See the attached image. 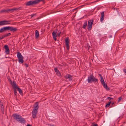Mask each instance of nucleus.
<instances>
[{
	"label": "nucleus",
	"instance_id": "f257e3e1",
	"mask_svg": "<svg viewBox=\"0 0 126 126\" xmlns=\"http://www.w3.org/2000/svg\"><path fill=\"white\" fill-rule=\"evenodd\" d=\"M13 116L15 120L21 123H24L26 122V120L23 118L17 113H14Z\"/></svg>",
	"mask_w": 126,
	"mask_h": 126
},
{
	"label": "nucleus",
	"instance_id": "f03ea898",
	"mask_svg": "<svg viewBox=\"0 0 126 126\" xmlns=\"http://www.w3.org/2000/svg\"><path fill=\"white\" fill-rule=\"evenodd\" d=\"M16 28L13 27L7 26L3 27L0 29V33L5 32L7 30H10L11 31L15 32L17 30Z\"/></svg>",
	"mask_w": 126,
	"mask_h": 126
},
{
	"label": "nucleus",
	"instance_id": "7ed1b4c3",
	"mask_svg": "<svg viewBox=\"0 0 126 126\" xmlns=\"http://www.w3.org/2000/svg\"><path fill=\"white\" fill-rule=\"evenodd\" d=\"M38 108V102H37L35 103V106L33 107L32 112V118L34 119L36 117Z\"/></svg>",
	"mask_w": 126,
	"mask_h": 126
},
{
	"label": "nucleus",
	"instance_id": "20e7f679",
	"mask_svg": "<svg viewBox=\"0 0 126 126\" xmlns=\"http://www.w3.org/2000/svg\"><path fill=\"white\" fill-rule=\"evenodd\" d=\"M87 80L88 83H89L92 82H97L98 80L97 79L94 77L92 74L90 75L88 77Z\"/></svg>",
	"mask_w": 126,
	"mask_h": 126
},
{
	"label": "nucleus",
	"instance_id": "39448f33",
	"mask_svg": "<svg viewBox=\"0 0 126 126\" xmlns=\"http://www.w3.org/2000/svg\"><path fill=\"white\" fill-rule=\"evenodd\" d=\"M94 20L92 19L91 20H89L88 23V29L89 31L91 30L92 27V24L93 23Z\"/></svg>",
	"mask_w": 126,
	"mask_h": 126
},
{
	"label": "nucleus",
	"instance_id": "423d86ee",
	"mask_svg": "<svg viewBox=\"0 0 126 126\" xmlns=\"http://www.w3.org/2000/svg\"><path fill=\"white\" fill-rule=\"evenodd\" d=\"M65 45L66 46L67 49L68 50L69 48V40L68 37L66 38L65 39Z\"/></svg>",
	"mask_w": 126,
	"mask_h": 126
},
{
	"label": "nucleus",
	"instance_id": "0eeeda50",
	"mask_svg": "<svg viewBox=\"0 0 126 126\" xmlns=\"http://www.w3.org/2000/svg\"><path fill=\"white\" fill-rule=\"evenodd\" d=\"M21 7H20L18 8H13L11 9H8V13H9V12L10 13H12L14 12V11H16L18 10H20L21 9Z\"/></svg>",
	"mask_w": 126,
	"mask_h": 126
},
{
	"label": "nucleus",
	"instance_id": "6e6552de",
	"mask_svg": "<svg viewBox=\"0 0 126 126\" xmlns=\"http://www.w3.org/2000/svg\"><path fill=\"white\" fill-rule=\"evenodd\" d=\"M9 21L6 20L0 21V26L10 24V23H9Z\"/></svg>",
	"mask_w": 126,
	"mask_h": 126
},
{
	"label": "nucleus",
	"instance_id": "1a4fd4ad",
	"mask_svg": "<svg viewBox=\"0 0 126 126\" xmlns=\"http://www.w3.org/2000/svg\"><path fill=\"white\" fill-rule=\"evenodd\" d=\"M57 30L55 31H53L52 33V35L53 36V38L54 40L56 41L57 40L56 37L57 36Z\"/></svg>",
	"mask_w": 126,
	"mask_h": 126
},
{
	"label": "nucleus",
	"instance_id": "9d476101",
	"mask_svg": "<svg viewBox=\"0 0 126 126\" xmlns=\"http://www.w3.org/2000/svg\"><path fill=\"white\" fill-rule=\"evenodd\" d=\"M4 48L5 49V52L6 54H8L9 53V49L8 46L7 45H5L4 46Z\"/></svg>",
	"mask_w": 126,
	"mask_h": 126
},
{
	"label": "nucleus",
	"instance_id": "9b49d317",
	"mask_svg": "<svg viewBox=\"0 0 126 126\" xmlns=\"http://www.w3.org/2000/svg\"><path fill=\"white\" fill-rule=\"evenodd\" d=\"M64 77L66 79H68L70 81H71L72 80V76L71 75L69 74H67Z\"/></svg>",
	"mask_w": 126,
	"mask_h": 126
},
{
	"label": "nucleus",
	"instance_id": "f8f14e48",
	"mask_svg": "<svg viewBox=\"0 0 126 126\" xmlns=\"http://www.w3.org/2000/svg\"><path fill=\"white\" fill-rule=\"evenodd\" d=\"M104 12H102L101 13V17L100 18V21L101 22L103 21L104 20Z\"/></svg>",
	"mask_w": 126,
	"mask_h": 126
},
{
	"label": "nucleus",
	"instance_id": "ddd939ff",
	"mask_svg": "<svg viewBox=\"0 0 126 126\" xmlns=\"http://www.w3.org/2000/svg\"><path fill=\"white\" fill-rule=\"evenodd\" d=\"M11 84L14 89H16L17 88V87H18L16 86L15 81H14L13 83H11Z\"/></svg>",
	"mask_w": 126,
	"mask_h": 126
},
{
	"label": "nucleus",
	"instance_id": "4468645a",
	"mask_svg": "<svg viewBox=\"0 0 126 126\" xmlns=\"http://www.w3.org/2000/svg\"><path fill=\"white\" fill-rule=\"evenodd\" d=\"M17 57L18 59H20L21 58H23V56L21 55V53L19 52H18L17 53Z\"/></svg>",
	"mask_w": 126,
	"mask_h": 126
},
{
	"label": "nucleus",
	"instance_id": "2eb2a0df",
	"mask_svg": "<svg viewBox=\"0 0 126 126\" xmlns=\"http://www.w3.org/2000/svg\"><path fill=\"white\" fill-rule=\"evenodd\" d=\"M103 85L104 88H105L107 90H110L109 88L108 87L107 84H105V83L104 84H102Z\"/></svg>",
	"mask_w": 126,
	"mask_h": 126
},
{
	"label": "nucleus",
	"instance_id": "dca6fc26",
	"mask_svg": "<svg viewBox=\"0 0 126 126\" xmlns=\"http://www.w3.org/2000/svg\"><path fill=\"white\" fill-rule=\"evenodd\" d=\"M17 88L16 89H17L18 90V91L19 92V94L21 95H22L23 93H22V90L19 88L18 87H17Z\"/></svg>",
	"mask_w": 126,
	"mask_h": 126
},
{
	"label": "nucleus",
	"instance_id": "f3484780",
	"mask_svg": "<svg viewBox=\"0 0 126 126\" xmlns=\"http://www.w3.org/2000/svg\"><path fill=\"white\" fill-rule=\"evenodd\" d=\"M87 23V21H85L84 22L83 26L82 27V28L83 29H85L86 27Z\"/></svg>",
	"mask_w": 126,
	"mask_h": 126
},
{
	"label": "nucleus",
	"instance_id": "a211bd4d",
	"mask_svg": "<svg viewBox=\"0 0 126 126\" xmlns=\"http://www.w3.org/2000/svg\"><path fill=\"white\" fill-rule=\"evenodd\" d=\"M35 36L36 38H37L39 36V33L37 30L35 31Z\"/></svg>",
	"mask_w": 126,
	"mask_h": 126
},
{
	"label": "nucleus",
	"instance_id": "6ab92c4d",
	"mask_svg": "<svg viewBox=\"0 0 126 126\" xmlns=\"http://www.w3.org/2000/svg\"><path fill=\"white\" fill-rule=\"evenodd\" d=\"M23 58H19V59H18V62H19L20 63H23Z\"/></svg>",
	"mask_w": 126,
	"mask_h": 126
},
{
	"label": "nucleus",
	"instance_id": "aec40b11",
	"mask_svg": "<svg viewBox=\"0 0 126 126\" xmlns=\"http://www.w3.org/2000/svg\"><path fill=\"white\" fill-rule=\"evenodd\" d=\"M8 13V9L6 10L5 9H2L0 11V13Z\"/></svg>",
	"mask_w": 126,
	"mask_h": 126
},
{
	"label": "nucleus",
	"instance_id": "412c9836",
	"mask_svg": "<svg viewBox=\"0 0 126 126\" xmlns=\"http://www.w3.org/2000/svg\"><path fill=\"white\" fill-rule=\"evenodd\" d=\"M54 70L57 74H58L59 73L60 74V72L59 70L57 69V68L56 67L55 68H54Z\"/></svg>",
	"mask_w": 126,
	"mask_h": 126
},
{
	"label": "nucleus",
	"instance_id": "4be33fe9",
	"mask_svg": "<svg viewBox=\"0 0 126 126\" xmlns=\"http://www.w3.org/2000/svg\"><path fill=\"white\" fill-rule=\"evenodd\" d=\"M101 78L100 81L101 83L102 84H104V81L103 77H101Z\"/></svg>",
	"mask_w": 126,
	"mask_h": 126
},
{
	"label": "nucleus",
	"instance_id": "5701e85b",
	"mask_svg": "<svg viewBox=\"0 0 126 126\" xmlns=\"http://www.w3.org/2000/svg\"><path fill=\"white\" fill-rule=\"evenodd\" d=\"M14 94L16 96L17 94V93L16 90V89H14Z\"/></svg>",
	"mask_w": 126,
	"mask_h": 126
},
{
	"label": "nucleus",
	"instance_id": "b1692460",
	"mask_svg": "<svg viewBox=\"0 0 126 126\" xmlns=\"http://www.w3.org/2000/svg\"><path fill=\"white\" fill-rule=\"evenodd\" d=\"M111 103V102L110 101L106 105V107H108L110 105Z\"/></svg>",
	"mask_w": 126,
	"mask_h": 126
},
{
	"label": "nucleus",
	"instance_id": "393cba45",
	"mask_svg": "<svg viewBox=\"0 0 126 126\" xmlns=\"http://www.w3.org/2000/svg\"><path fill=\"white\" fill-rule=\"evenodd\" d=\"M107 99L109 100H112L113 99V98L110 97H108L107 98Z\"/></svg>",
	"mask_w": 126,
	"mask_h": 126
},
{
	"label": "nucleus",
	"instance_id": "a878e982",
	"mask_svg": "<svg viewBox=\"0 0 126 126\" xmlns=\"http://www.w3.org/2000/svg\"><path fill=\"white\" fill-rule=\"evenodd\" d=\"M36 14H32V15H31V18H32V17L33 16H36Z\"/></svg>",
	"mask_w": 126,
	"mask_h": 126
},
{
	"label": "nucleus",
	"instance_id": "bb28decb",
	"mask_svg": "<svg viewBox=\"0 0 126 126\" xmlns=\"http://www.w3.org/2000/svg\"><path fill=\"white\" fill-rule=\"evenodd\" d=\"M61 33V32L60 31H58V36H60V34Z\"/></svg>",
	"mask_w": 126,
	"mask_h": 126
},
{
	"label": "nucleus",
	"instance_id": "cd10ccee",
	"mask_svg": "<svg viewBox=\"0 0 126 126\" xmlns=\"http://www.w3.org/2000/svg\"><path fill=\"white\" fill-rule=\"evenodd\" d=\"M118 99V102H119L122 99V97L121 96L119 97Z\"/></svg>",
	"mask_w": 126,
	"mask_h": 126
},
{
	"label": "nucleus",
	"instance_id": "c85d7f7f",
	"mask_svg": "<svg viewBox=\"0 0 126 126\" xmlns=\"http://www.w3.org/2000/svg\"><path fill=\"white\" fill-rule=\"evenodd\" d=\"M0 105H1V109L2 110V109H3V104H0Z\"/></svg>",
	"mask_w": 126,
	"mask_h": 126
},
{
	"label": "nucleus",
	"instance_id": "c756f323",
	"mask_svg": "<svg viewBox=\"0 0 126 126\" xmlns=\"http://www.w3.org/2000/svg\"><path fill=\"white\" fill-rule=\"evenodd\" d=\"M3 35L4 38L8 36L7 34Z\"/></svg>",
	"mask_w": 126,
	"mask_h": 126
},
{
	"label": "nucleus",
	"instance_id": "7c9ffc66",
	"mask_svg": "<svg viewBox=\"0 0 126 126\" xmlns=\"http://www.w3.org/2000/svg\"><path fill=\"white\" fill-rule=\"evenodd\" d=\"M7 34L8 36H10L11 35V33H7Z\"/></svg>",
	"mask_w": 126,
	"mask_h": 126
},
{
	"label": "nucleus",
	"instance_id": "2f4dec72",
	"mask_svg": "<svg viewBox=\"0 0 126 126\" xmlns=\"http://www.w3.org/2000/svg\"><path fill=\"white\" fill-rule=\"evenodd\" d=\"M1 37L2 39H3L4 38L3 35L2 36H1Z\"/></svg>",
	"mask_w": 126,
	"mask_h": 126
},
{
	"label": "nucleus",
	"instance_id": "473e14b6",
	"mask_svg": "<svg viewBox=\"0 0 126 126\" xmlns=\"http://www.w3.org/2000/svg\"><path fill=\"white\" fill-rule=\"evenodd\" d=\"M25 66H26V67H28V65L27 64H26V63H25Z\"/></svg>",
	"mask_w": 126,
	"mask_h": 126
},
{
	"label": "nucleus",
	"instance_id": "72a5a7b5",
	"mask_svg": "<svg viewBox=\"0 0 126 126\" xmlns=\"http://www.w3.org/2000/svg\"><path fill=\"white\" fill-rule=\"evenodd\" d=\"M9 80L10 81V83H11V84L12 83V81L10 79H9Z\"/></svg>",
	"mask_w": 126,
	"mask_h": 126
},
{
	"label": "nucleus",
	"instance_id": "f704fd0d",
	"mask_svg": "<svg viewBox=\"0 0 126 126\" xmlns=\"http://www.w3.org/2000/svg\"><path fill=\"white\" fill-rule=\"evenodd\" d=\"M99 75L100 76V78H101V77H103L101 74H99Z\"/></svg>",
	"mask_w": 126,
	"mask_h": 126
},
{
	"label": "nucleus",
	"instance_id": "c9c22d12",
	"mask_svg": "<svg viewBox=\"0 0 126 126\" xmlns=\"http://www.w3.org/2000/svg\"><path fill=\"white\" fill-rule=\"evenodd\" d=\"M27 126H32L31 125H30V124H28L27 125Z\"/></svg>",
	"mask_w": 126,
	"mask_h": 126
},
{
	"label": "nucleus",
	"instance_id": "e433bc0d",
	"mask_svg": "<svg viewBox=\"0 0 126 126\" xmlns=\"http://www.w3.org/2000/svg\"><path fill=\"white\" fill-rule=\"evenodd\" d=\"M112 37V36L111 35H110V38H111V37Z\"/></svg>",
	"mask_w": 126,
	"mask_h": 126
},
{
	"label": "nucleus",
	"instance_id": "4c0bfd02",
	"mask_svg": "<svg viewBox=\"0 0 126 126\" xmlns=\"http://www.w3.org/2000/svg\"><path fill=\"white\" fill-rule=\"evenodd\" d=\"M2 39L1 37H0V40Z\"/></svg>",
	"mask_w": 126,
	"mask_h": 126
},
{
	"label": "nucleus",
	"instance_id": "58836bf2",
	"mask_svg": "<svg viewBox=\"0 0 126 126\" xmlns=\"http://www.w3.org/2000/svg\"><path fill=\"white\" fill-rule=\"evenodd\" d=\"M114 104V103L113 102L112 103V105L113 104Z\"/></svg>",
	"mask_w": 126,
	"mask_h": 126
},
{
	"label": "nucleus",
	"instance_id": "ea45409f",
	"mask_svg": "<svg viewBox=\"0 0 126 126\" xmlns=\"http://www.w3.org/2000/svg\"><path fill=\"white\" fill-rule=\"evenodd\" d=\"M110 96H111V95H110Z\"/></svg>",
	"mask_w": 126,
	"mask_h": 126
}]
</instances>
